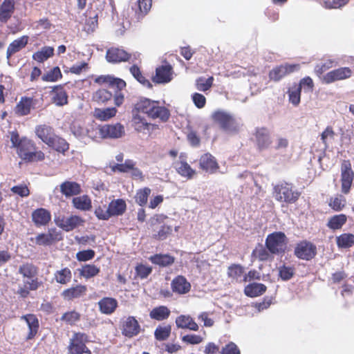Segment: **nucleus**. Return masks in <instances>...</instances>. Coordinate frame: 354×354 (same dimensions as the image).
Instances as JSON below:
<instances>
[{"mask_svg":"<svg viewBox=\"0 0 354 354\" xmlns=\"http://www.w3.org/2000/svg\"><path fill=\"white\" fill-rule=\"evenodd\" d=\"M136 110L139 113L146 114L151 119H158L161 122H166L170 115L169 111L161 106L158 101L148 98L141 99L136 105Z\"/></svg>","mask_w":354,"mask_h":354,"instance_id":"obj_1","label":"nucleus"},{"mask_svg":"<svg viewBox=\"0 0 354 354\" xmlns=\"http://www.w3.org/2000/svg\"><path fill=\"white\" fill-rule=\"evenodd\" d=\"M212 118L214 122L219 124L226 132H236L240 128V122L226 111L222 110L216 111L212 113Z\"/></svg>","mask_w":354,"mask_h":354,"instance_id":"obj_2","label":"nucleus"},{"mask_svg":"<svg viewBox=\"0 0 354 354\" xmlns=\"http://www.w3.org/2000/svg\"><path fill=\"white\" fill-rule=\"evenodd\" d=\"M17 153L21 158L28 162L41 160L44 154L41 151H35L32 142L28 139H22L18 146Z\"/></svg>","mask_w":354,"mask_h":354,"instance_id":"obj_3","label":"nucleus"},{"mask_svg":"<svg viewBox=\"0 0 354 354\" xmlns=\"http://www.w3.org/2000/svg\"><path fill=\"white\" fill-rule=\"evenodd\" d=\"M95 82L99 84H108L113 88H117L118 91H116L114 95V103L117 106L123 103L124 95L120 92L126 86V82L123 80L110 75H101L95 78Z\"/></svg>","mask_w":354,"mask_h":354,"instance_id":"obj_4","label":"nucleus"},{"mask_svg":"<svg viewBox=\"0 0 354 354\" xmlns=\"http://www.w3.org/2000/svg\"><path fill=\"white\" fill-rule=\"evenodd\" d=\"M274 197L279 202L293 203L299 198V193L288 183L277 185L274 188Z\"/></svg>","mask_w":354,"mask_h":354,"instance_id":"obj_5","label":"nucleus"},{"mask_svg":"<svg viewBox=\"0 0 354 354\" xmlns=\"http://www.w3.org/2000/svg\"><path fill=\"white\" fill-rule=\"evenodd\" d=\"M286 236L281 232L268 235L266 241L267 248L273 254L283 252L286 248Z\"/></svg>","mask_w":354,"mask_h":354,"instance_id":"obj_6","label":"nucleus"},{"mask_svg":"<svg viewBox=\"0 0 354 354\" xmlns=\"http://www.w3.org/2000/svg\"><path fill=\"white\" fill-rule=\"evenodd\" d=\"M88 342V337L82 333H75L71 338L68 350L71 354H82L88 353L85 344Z\"/></svg>","mask_w":354,"mask_h":354,"instance_id":"obj_7","label":"nucleus"},{"mask_svg":"<svg viewBox=\"0 0 354 354\" xmlns=\"http://www.w3.org/2000/svg\"><path fill=\"white\" fill-rule=\"evenodd\" d=\"M98 131L102 138L117 139L125 134L124 127L120 123L100 126Z\"/></svg>","mask_w":354,"mask_h":354,"instance_id":"obj_8","label":"nucleus"},{"mask_svg":"<svg viewBox=\"0 0 354 354\" xmlns=\"http://www.w3.org/2000/svg\"><path fill=\"white\" fill-rule=\"evenodd\" d=\"M353 73V70L349 67H341L327 73L322 77V81L325 84H331L351 77Z\"/></svg>","mask_w":354,"mask_h":354,"instance_id":"obj_9","label":"nucleus"},{"mask_svg":"<svg viewBox=\"0 0 354 354\" xmlns=\"http://www.w3.org/2000/svg\"><path fill=\"white\" fill-rule=\"evenodd\" d=\"M354 178V172L352 170L351 163L344 160L341 166L342 192L346 194L350 192Z\"/></svg>","mask_w":354,"mask_h":354,"instance_id":"obj_10","label":"nucleus"},{"mask_svg":"<svg viewBox=\"0 0 354 354\" xmlns=\"http://www.w3.org/2000/svg\"><path fill=\"white\" fill-rule=\"evenodd\" d=\"M316 254V247L310 242L303 241L297 245L295 249V254L299 259L310 260Z\"/></svg>","mask_w":354,"mask_h":354,"instance_id":"obj_11","label":"nucleus"},{"mask_svg":"<svg viewBox=\"0 0 354 354\" xmlns=\"http://www.w3.org/2000/svg\"><path fill=\"white\" fill-rule=\"evenodd\" d=\"M299 64H285L273 68L269 73L270 80L277 82L286 75L299 71Z\"/></svg>","mask_w":354,"mask_h":354,"instance_id":"obj_12","label":"nucleus"},{"mask_svg":"<svg viewBox=\"0 0 354 354\" xmlns=\"http://www.w3.org/2000/svg\"><path fill=\"white\" fill-rule=\"evenodd\" d=\"M55 223L62 230L69 232L82 225L84 223V220L80 216L74 215L55 219Z\"/></svg>","mask_w":354,"mask_h":354,"instance_id":"obj_13","label":"nucleus"},{"mask_svg":"<svg viewBox=\"0 0 354 354\" xmlns=\"http://www.w3.org/2000/svg\"><path fill=\"white\" fill-rule=\"evenodd\" d=\"M199 166L201 169L209 174L216 173L219 168L216 158L209 153L201 156Z\"/></svg>","mask_w":354,"mask_h":354,"instance_id":"obj_14","label":"nucleus"},{"mask_svg":"<svg viewBox=\"0 0 354 354\" xmlns=\"http://www.w3.org/2000/svg\"><path fill=\"white\" fill-rule=\"evenodd\" d=\"M106 60L111 63H118L126 62L131 59V54L123 49L118 48H111L106 52Z\"/></svg>","mask_w":354,"mask_h":354,"instance_id":"obj_15","label":"nucleus"},{"mask_svg":"<svg viewBox=\"0 0 354 354\" xmlns=\"http://www.w3.org/2000/svg\"><path fill=\"white\" fill-rule=\"evenodd\" d=\"M172 78L171 66L170 65H163L156 68L153 81L158 84H165L169 82Z\"/></svg>","mask_w":354,"mask_h":354,"instance_id":"obj_16","label":"nucleus"},{"mask_svg":"<svg viewBox=\"0 0 354 354\" xmlns=\"http://www.w3.org/2000/svg\"><path fill=\"white\" fill-rule=\"evenodd\" d=\"M23 286H19L17 290V294L21 297L26 298L28 296L30 290H36L41 285L36 277L23 279Z\"/></svg>","mask_w":354,"mask_h":354,"instance_id":"obj_17","label":"nucleus"},{"mask_svg":"<svg viewBox=\"0 0 354 354\" xmlns=\"http://www.w3.org/2000/svg\"><path fill=\"white\" fill-rule=\"evenodd\" d=\"M140 326L134 317H127L122 324V334L128 337H132L140 333Z\"/></svg>","mask_w":354,"mask_h":354,"instance_id":"obj_18","label":"nucleus"},{"mask_svg":"<svg viewBox=\"0 0 354 354\" xmlns=\"http://www.w3.org/2000/svg\"><path fill=\"white\" fill-rule=\"evenodd\" d=\"M176 325L178 328L189 329L193 331L198 330L199 326L194 319L188 315H180L178 316L175 321Z\"/></svg>","mask_w":354,"mask_h":354,"instance_id":"obj_19","label":"nucleus"},{"mask_svg":"<svg viewBox=\"0 0 354 354\" xmlns=\"http://www.w3.org/2000/svg\"><path fill=\"white\" fill-rule=\"evenodd\" d=\"M51 101L57 106H62L68 103V95L61 86L53 87L50 91Z\"/></svg>","mask_w":354,"mask_h":354,"instance_id":"obj_20","label":"nucleus"},{"mask_svg":"<svg viewBox=\"0 0 354 354\" xmlns=\"http://www.w3.org/2000/svg\"><path fill=\"white\" fill-rule=\"evenodd\" d=\"M35 133L37 137L46 145L52 143L55 133L53 129L46 124L36 127Z\"/></svg>","mask_w":354,"mask_h":354,"instance_id":"obj_21","label":"nucleus"},{"mask_svg":"<svg viewBox=\"0 0 354 354\" xmlns=\"http://www.w3.org/2000/svg\"><path fill=\"white\" fill-rule=\"evenodd\" d=\"M174 167L179 175L187 179H192L196 174V171L185 160L176 161Z\"/></svg>","mask_w":354,"mask_h":354,"instance_id":"obj_22","label":"nucleus"},{"mask_svg":"<svg viewBox=\"0 0 354 354\" xmlns=\"http://www.w3.org/2000/svg\"><path fill=\"white\" fill-rule=\"evenodd\" d=\"M171 288L174 292L183 295L190 290L191 285L183 276L179 275L171 281Z\"/></svg>","mask_w":354,"mask_h":354,"instance_id":"obj_23","label":"nucleus"},{"mask_svg":"<svg viewBox=\"0 0 354 354\" xmlns=\"http://www.w3.org/2000/svg\"><path fill=\"white\" fill-rule=\"evenodd\" d=\"M32 219L37 226L46 225L50 221L51 215L47 209L39 208L32 212Z\"/></svg>","mask_w":354,"mask_h":354,"instance_id":"obj_24","label":"nucleus"},{"mask_svg":"<svg viewBox=\"0 0 354 354\" xmlns=\"http://www.w3.org/2000/svg\"><path fill=\"white\" fill-rule=\"evenodd\" d=\"M33 105L32 99L30 97H21L17 104L15 111L20 116L26 115L30 113Z\"/></svg>","mask_w":354,"mask_h":354,"instance_id":"obj_25","label":"nucleus"},{"mask_svg":"<svg viewBox=\"0 0 354 354\" xmlns=\"http://www.w3.org/2000/svg\"><path fill=\"white\" fill-rule=\"evenodd\" d=\"M15 0H4L0 6V21L6 22L15 10Z\"/></svg>","mask_w":354,"mask_h":354,"instance_id":"obj_26","label":"nucleus"},{"mask_svg":"<svg viewBox=\"0 0 354 354\" xmlns=\"http://www.w3.org/2000/svg\"><path fill=\"white\" fill-rule=\"evenodd\" d=\"M132 125L135 130L138 132L146 133V131H149L150 123L147 122L145 118L141 116L138 111L133 113Z\"/></svg>","mask_w":354,"mask_h":354,"instance_id":"obj_27","label":"nucleus"},{"mask_svg":"<svg viewBox=\"0 0 354 354\" xmlns=\"http://www.w3.org/2000/svg\"><path fill=\"white\" fill-rule=\"evenodd\" d=\"M101 313L106 315L111 314L115 310L118 302L115 299L104 297L98 302Z\"/></svg>","mask_w":354,"mask_h":354,"instance_id":"obj_28","label":"nucleus"},{"mask_svg":"<svg viewBox=\"0 0 354 354\" xmlns=\"http://www.w3.org/2000/svg\"><path fill=\"white\" fill-rule=\"evenodd\" d=\"M86 287L83 285H78L75 287L68 288L62 292V296L64 299L71 300L75 298H78L84 295L86 292Z\"/></svg>","mask_w":354,"mask_h":354,"instance_id":"obj_29","label":"nucleus"},{"mask_svg":"<svg viewBox=\"0 0 354 354\" xmlns=\"http://www.w3.org/2000/svg\"><path fill=\"white\" fill-rule=\"evenodd\" d=\"M109 213L112 216H120L126 210L127 205L124 200L116 199L112 201L109 205Z\"/></svg>","mask_w":354,"mask_h":354,"instance_id":"obj_30","label":"nucleus"},{"mask_svg":"<svg viewBox=\"0 0 354 354\" xmlns=\"http://www.w3.org/2000/svg\"><path fill=\"white\" fill-rule=\"evenodd\" d=\"M73 206L82 211H88L91 209V200L87 195L74 197L72 200Z\"/></svg>","mask_w":354,"mask_h":354,"instance_id":"obj_31","label":"nucleus"},{"mask_svg":"<svg viewBox=\"0 0 354 354\" xmlns=\"http://www.w3.org/2000/svg\"><path fill=\"white\" fill-rule=\"evenodd\" d=\"M117 113V109L114 107L105 109L96 108L93 111V115L96 119L106 121L113 118Z\"/></svg>","mask_w":354,"mask_h":354,"instance_id":"obj_32","label":"nucleus"},{"mask_svg":"<svg viewBox=\"0 0 354 354\" xmlns=\"http://www.w3.org/2000/svg\"><path fill=\"white\" fill-rule=\"evenodd\" d=\"M266 290V286L263 283H252L245 286V294L250 297H255L263 295Z\"/></svg>","mask_w":354,"mask_h":354,"instance_id":"obj_33","label":"nucleus"},{"mask_svg":"<svg viewBox=\"0 0 354 354\" xmlns=\"http://www.w3.org/2000/svg\"><path fill=\"white\" fill-rule=\"evenodd\" d=\"M28 37L27 36H23L13 41L8 47L7 49V57L9 58L15 53L19 51L21 49L24 48L28 44Z\"/></svg>","mask_w":354,"mask_h":354,"instance_id":"obj_34","label":"nucleus"},{"mask_svg":"<svg viewBox=\"0 0 354 354\" xmlns=\"http://www.w3.org/2000/svg\"><path fill=\"white\" fill-rule=\"evenodd\" d=\"M61 192L66 197L77 195L80 192V186L75 182L66 181L60 185Z\"/></svg>","mask_w":354,"mask_h":354,"instance_id":"obj_35","label":"nucleus"},{"mask_svg":"<svg viewBox=\"0 0 354 354\" xmlns=\"http://www.w3.org/2000/svg\"><path fill=\"white\" fill-rule=\"evenodd\" d=\"M24 319L28 326L29 333L28 339H32L37 333L39 328V322L34 315H27L21 317Z\"/></svg>","mask_w":354,"mask_h":354,"instance_id":"obj_36","label":"nucleus"},{"mask_svg":"<svg viewBox=\"0 0 354 354\" xmlns=\"http://www.w3.org/2000/svg\"><path fill=\"white\" fill-rule=\"evenodd\" d=\"M256 138L258 146L261 149L268 147L270 144L269 132L266 129H258L256 131Z\"/></svg>","mask_w":354,"mask_h":354,"instance_id":"obj_37","label":"nucleus"},{"mask_svg":"<svg viewBox=\"0 0 354 354\" xmlns=\"http://www.w3.org/2000/svg\"><path fill=\"white\" fill-rule=\"evenodd\" d=\"M346 221L347 217L345 214L335 215L328 218L327 227L333 230H339L346 223Z\"/></svg>","mask_w":354,"mask_h":354,"instance_id":"obj_38","label":"nucleus"},{"mask_svg":"<svg viewBox=\"0 0 354 354\" xmlns=\"http://www.w3.org/2000/svg\"><path fill=\"white\" fill-rule=\"evenodd\" d=\"M19 273L24 279L32 278L37 275L38 269L32 263H26L19 267Z\"/></svg>","mask_w":354,"mask_h":354,"instance_id":"obj_39","label":"nucleus"},{"mask_svg":"<svg viewBox=\"0 0 354 354\" xmlns=\"http://www.w3.org/2000/svg\"><path fill=\"white\" fill-rule=\"evenodd\" d=\"M54 55V48L51 46L42 47L40 50L35 53L32 55L33 59L38 62H44Z\"/></svg>","mask_w":354,"mask_h":354,"instance_id":"obj_40","label":"nucleus"},{"mask_svg":"<svg viewBox=\"0 0 354 354\" xmlns=\"http://www.w3.org/2000/svg\"><path fill=\"white\" fill-rule=\"evenodd\" d=\"M170 315V310L169 309L165 306H160L156 308H154L151 312H150V317L151 319L161 321L164 320L168 318V317Z\"/></svg>","mask_w":354,"mask_h":354,"instance_id":"obj_41","label":"nucleus"},{"mask_svg":"<svg viewBox=\"0 0 354 354\" xmlns=\"http://www.w3.org/2000/svg\"><path fill=\"white\" fill-rule=\"evenodd\" d=\"M149 260L154 264L160 266H167L172 264L174 261L173 257L168 254H155L149 258Z\"/></svg>","mask_w":354,"mask_h":354,"instance_id":"obj_42","label":"nucleus"},{"mask_svg":"<svg viewBox=\"0 0 354 354\" xmlns=\"http://www.w3.org/2000/svg\"><path fill=\"white\" fill-rule=\"evenodd\" d=\"M336 243L340 248H351L354 245V235L349 233L342 234L337 236Z\"/></svg>","mask_w":354,"mask_h":354,"instance_id":"obj_43","label":"nucleus"},{"mask_svg":"<svg viewBox=\"0 0 354 354\" xmlns=\"http://www.w3.org/2000/svg\"><path fill=\"white\" fill-rule=\"evenodd\" d=\"M338 62L335 59H328L317 64L315 67V73L320 77L326 71L336 66Z\"/></svg>","mask_w":354,"mask_h":354,"instance_id":"obj_44","label":"nucleus"},{"mask_svg":"<svg viewBox=\"0 0 354 354\" xmlns=\"http://www.w3.org/2000/svg\"><path fill=\"white\" fill-rule=\"evenodd\" d=\"M301 85L294 84L288 91L290 102L297 106L300 103L301 98Z\"/></svg>","mask_w":354,"mask_h":354,"instance_id":"obj_45","label":"nucleus"},{"mask_svg":"<svg viewBox=\"0 0 354 354\" xmlns=\"http://www.w3.org/2000/svg\"><path fill=\"white\" fill-rule=\"evenodd\" d=\"M100 268L93 264H86L80 269V274L86 279H90L98 274Z\"/></svg>","mask_w":354,"mask_h":354,"instance_id":"obj_46","label":"nucleus"},{"mask_svg":"<svg viewBox=\"0 0 354 354\" xmlns=\"http://www.w3.org/2000/svg\"><path fill=\"white\" fill-rule=\"evenodd\" d=\"M72 277L71 271L68 268H65L60 270H57L55 273V281L61 284H66L68 283Z\"/></svg>","mask_w":354,"mask_h":354,"instance_id":"obj_47","label":"nucleus"},{"mask_svg":"<svg viewBox=\"0 0 354 354\" xmlns=\"http://www.w3.org/2000/svg\"><path fill=\"white\" fill-rule=\"evenodd\" d=\"M48 145L59 152L64 153L68 149V144L66 141L64 139L57 136L55 134L52 140V143L48 144Z\"/></svg>","mask_w":354,"mask_h":354,"instance_id":"obj_48","label":"nucleus"},{"mask_svg":"<svg viewBox=\"0 0 354 354\" xmlns=\"http://www.w3.org/2000/svg\"><path fill=\"white\" fill-rule=\"evenodd\" d=\"M71 131L73 135L78 138H83L86 136L93 138V134L88 129L85 128L77 123H75L72 125Z\"/></svg>","mask_w":354,"mask_h":354,"instance_id":"obj_49","label":"nucleus"},{"mask_svg":"<svg viewBox=\"0 0 354 354\" xmlns=\"http://www.w3.org/2000/svg\"><path fill=\"white\" fill-rule=\"evenodd\" d=\"M171 327L170 325L159 326L154 332V336L157 340L164 341L168 339L171 334Z\"/></svg>","mask_w":354,"mask_h":354,"instance_id":"obj_50","label":"nucleus"},{"mask_svg":"<svg viewBox=\"0 0 354 354\" xmlns=\"http://www.w3.org/2000/svg\"><path fill=\"white\" fill-rule=\"evenodd\" d=\"M112 93L106 89H99L93 95V99L97 103H106L112 98Z\"/></svg>","mask_w":354,"mask_h":354,"instance_id":"obj_51","label":"nucleus"},{"mask_svg":"<svg viewBox=\"0 0 354 354\" xmlns=\"http://www.w3.org/2000/svg\"><path fill=\"white\" fill-rule=\"evenodd\" d=\"M129 70L132 75L140 84L148 88H151L152 86L151 82L142 75L140 68L136 65H133Z\"/></svg>","mask_w":354,"mask_h":354,"instance_id":"obj_52","label":"nucleus"},{"mask_svg":"<svg viewBox=\"0 0 354 354\" xmlns=\"http://www.w3.org/2000/svg\"><path fill=\"white\" fill-rule=\"evenodd\" d=\"M346 203L345 197L342 195H337L330 198L329 206L335 211H341L345 207Z\"/></svg>","mask_w":354,"mask_h":354,"instance_id":"obj_53","label":"nucleus"},{"mask_svg":"<svg viewBox=\"0 0 354 354\" xmlns=\"http://www.w3.org/2000/svg\"><path fill=\"white\" fill-rule=\"evenodd\" d=\"M62 77V73L59 67H54L53 69L44 74L41 79L45 82H56Z\"/></svg>","mask_w":354,"mask_h":354,"instance_id":"obj_54","label":"nucleus"},{"mask_svg":"<svg viewBox=\"0 0 354 354\" xmlns=\"http://www.w3.org/2000/svg\"><path fill=\"white\" fill-rule=\"evenodd\" d=\"M151 189L148 187H145L138 191L136 195V201L140 206L145 205L147 202L149 196L151 194Z\"/></svg>","mask_w":354,"mask_h":354,"instance_id":"obj_55","label":"nucleus"},{"mask_svg":"<svg viewBox=\"0 0 354 354\" xmlns=\"http://www.w3.org/2000/svg\"><path fill=\"white\" fill-rule=\"evenodd\" d=\"M214 78L209 77L207 79L200 77L196 80V88L201 91H206L209 90L213 83Z\"/></svg>","mask_w":354,"mask_h":354,"instance_id":"obj_56","label":"nucleus"},{"mask_svg":"<svg viewBox=\"0 0 354 354\" xmlns=\"http://www.w3.org/2000/svg\"><path fill=\"white\" fill-rule=\"evenodd\" d=\"M94 213L96 217L100 220L106 221L111 217L109 207H106L105 205L95 208Z\"/></svg>","mask_w":354,"mask_h":354,"instance_id":"obj_57","label":"nucleus"},{"mask_svg":"<svg viewBox=\"0 0 354 354\" xmlns=\"http://www.w3.org/2000/svg\"><path fill=\"white\" fill-rule=\"evenodd\" d=\"M152 269L150 266L143 264L138 265L136 267V272L137 275L141 279L147 278L151 272Z\"/></svg>","mask_w":354,"mask_h":354,"instance_id":"obj_58","label":"nucleus"},{"mask_svg":"<svg viewBox=\"0 0 354 354\" xmlns=\"http://www.w3.org/2000/svg\"><path fill=\"white\" fill-rule=\"evenodd\" d=\"M134 162L131 160H127L124 164H116L112 167L113 171H118L120 172L130 171V169L134 166Z\"/></svg>","mask_w":354,"mask_h":354,"instance_id":"obj_59","label":"nucleus"},{"mask_svg":"<svg viewBox=\"0 0 354 354\" xmlns=\"http://www.w3.org/2000/svg\"><path fill=\"white\" fill-rule=\"evenodd\" d=\"M80 319V314L75 311H70L64 313L62 320L69 324H73Z\"/></svg>","mask_w":354,"mask_h":354,"instance_id":"obj_60","label":"nucleus"},{"mask_svg":"<svg viewBox=\"0 0 354 354\" xmlns=\"http://www.w3.org/2000/svg\"><path fill=\"white\" fill-rule=\"evenodd\" d=\"M243 273V268L239 265H233L229 267L228 269V275L230 277L235 279L236 280L239 279L241 277Z\"/></svg>","mask_w":354,"mask_h":354,"instance_id":"obj_61","label":"nucleus"},{"mask_svg":"<svg viewBox=\"0 0 354 354\" xmlns=\"http://www.w3.org/2000/svg\"><path fill=\"white\" fill-rule=\"evenodd\" d=\"M203 340V338L201 336L194 334L186 335L182 337V341L189 344H198Z\"/></svg>","mask_w":354,"mask_h":354,"instance_id":"obj_62","label":"nucleus"},{"mask_svg":"<svg viewBox=\"0 0 354 354\" xmlns=\"http://www.w3.org/2000/svg\"><path fill=\"white\" fill-rule=\"evenodd\" d=\"M335 132L331 127H327L326 129L321 134V140L324 144L326 147H328L327 142L328 140H332L335 137Z\"/></svg>","mask_w":354,"mask_h":354,"instance_id":"obj_63","label":"nucleus"},{"mask_svg":"<svg viewBox=\"0 0 354 354\" xmlns=\"http://www.w3.org/2000/svg\"><path fill=\"white\" fill-rule=\"evenodd\" d=\"M221 354H241V352L236 344L231 342L222 348Z\"/></svg>","mask_w":354,"mask_h":354,"instance_id":"obj_64","label":"nucleus"}]
</instances>
